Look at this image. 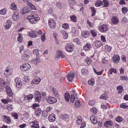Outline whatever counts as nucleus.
Wrapping results in <instances>:
<instances>
[{
    "instance_id": "f257e3e1",
    "label": "nucleus",
    "mask_w": 128,
    "mask_h": 128,
    "mask_svg": "<svg viewBox=\"0 0 128 128\" xmlns=\"http://www.w3.org/2000/svg\"><path fill=\"white\" fill-rule=\"evenodd\" d=\"M26 18L29 20L30 23L32 24H35L37 21L40 19V18L37 17V16L35 14L28 16Z\"/></svg>"
},
{
    "instance_id": "f03ea898",
    "label": "nucleus",
    "mask_w": 128,
    "mask_h": 128,
    "mask_svg": "<svg viewBox=\"0 0 128 128\" xmlns=\"http://www.w3.org/2000/svg\"><path fill=\"white\" fill-rule=\"evenodd\" d=\"M34 98L35 101L40 103L41 101L42 98L41 94L38 91H36L34 94Z\"/></svg>"
},
{
    "instance_id": "7ed1b4c3",
    "label": "nucleus",
    "mask_w": 128,
    "mask_h": 128,
    "mask_svg": "<svg viewBox=\"0 0 128 128\" xmlns=\"http://www.w3.org/2000/svg\"><path fill=\"white\" fill-rule=\"evenodd\" d=\"M65 48L67 52H72L74 50V46L72 43H68L66 45Z\"/></svg>"
},
{
    "instance_id": "20e7f679",
    "label": "nucleus",
    "mask_w": 128,
    "mask_h": 128,
    "mask_svg": "<svg viewBox=\"0 0 128 128\" xmlns=\"http://www.w3.org/2000/svg\"><path fill=\"white\" fill-rule=\"evenodd\" d=\"M30 67V66L28 63H27L22 64L20 66L21 69L23 71L29 70Z\"/></svg>"
},
{
    "instance_id": "39448f33",
    "label": "nucleus",
    "mask_w": 128,
    "mask_h": 128,
    "mask_svg": "<svg viewBox=\"0 0 128 128\" xmlns=\"http://www.w3.org/2000/svg\"><path fill=\"white\" fill-rule=\"evenodd\" d=\"M48 24L51 28H54L56 26V22L53 19L50 18L49 19Z\"/></svg>"
},
{
    "instance_id": "423d86ee",
    "label": "nucleus",
    "mask_w": 128,
    "mask_h": 128,
    "mask_svg": "<svg viewBox=\"0 0 128 128\" xmlns=\"http://www.w3.org/2000/svg\"><path fill=\"white\" fill-rule=\"evenodd\" d=\"M6 90L8 95L9 96L12 97L13 96V94L10 86H6Z\"/></svg>"
},
{
    "instance_id": "0eeeda50",
    "label": "nucleus",
    "mask_w": 128,
    "mask_h": 128,
    "mask_svg": "<svg viewBox=\"0 0 128 128\" xmlns=\"http://www.w3.org/2000/svg\"><path fill=\"white\" fill-rule=\"evenodd\" d=\"M113 123L112 121H106L104 123V125L106 128H111V127L113 125Z\"/></svg>"
},
{
    "instance_id": "6e6552de",
    "label": "nucleus",
    "mask_w": 128,
    "mask_h": 128,
    "mask_svg": "<svg viewBox=\"0 0 128 128\" xmlns=\"http://www.w3.org/2000/svg\"><path fill=\"white\" fill-rule=\"evenodd\" d=\"M16 84V86L18 89H20L22 85V82L20 78H16L15 80Z\"/></svg>"
},
{
    "instance_id": "1a4fd4ad",
    "label": "nucleus",
    "mask_w": 128,
    "mask_h": 128,
    "mask_svg": "<svg viewBox=\"0 0 128 128\" xmlns=\"http://www.w3.org/2000/svg\"><path fill=\"white\" fill-rule=\"evenodd\" d=\"M32 128H39V126L38 121L34 120L30 123Z\"/></svg>"
},
{
    "instance_id": "9d476101",
    "label": "nucleus",
    "mask_w": 128,
    "mask_h": 128,
    "mask_svg": "<svg viewBox=\"0 0 128 128\" xmlns=\"http://www.w3.org/2000/svg\"><path fill=\"white\" fill-rule=\"evenodd\" d=\"M46 100L50 104H52L57 102V100L56 98L54 97H52L49 96Z\"/></svg>"
},
{
    "instance_id": "9b49d317",
    "label": "nucleus",
    "mask_w": 128,
    "mask_h": 128,
    "mask_svg": "<svg viewBox=\"0 0 128 128\" xmlns=\"http://www.w3.org/2000/svg\"><path fill=\"white\" fill-rule=\"evenodd\" d=\"M12 69L9 67L6 68L5 71L4 72V74L6 77H8L11 74Z\"/></svg>"
},
{
    "instance_id": "f8f14e48",
    "label": "nucleus",
    "mask_w": 128,
    "mask_h": 128,
    "mask_svg": "<svg viewBox=\"0 0 128 128\" xmlns=\"http://www.w3.org/2000/svg\"><path fill=\"white\" fill-rule=\"evenodd\" d=\"M99 29L100 31L103 32H105L108 30L107 26L106 24H104L99 28Z\"/></svg>"
},
{
    "instance_id": "ddd939ff",
    "label": "nucleus",
    "mask_w": 128,
    "mask_h": 128,
    "mask_svg": "<svg viewBox=\"0 0 128 128\" xmlns=\"http://www.w3.org/2000/svg\"><path fill=\"white\" fill-rule=\"evenodd\" d=\"M19 12L17 11H14L12 16L13 20L15 21H17L18 20L19 17L18 15Z\"/></svg>"
},
{
    "instance_id": "4468645a",
    "label": "nucleus",
    "mask_w": 128,
    "mask_h": 128,
    "mask_svg": "<svg viewBox=\"0 0 128 128\" xmlns=\"http://www.w3.org/2000/svg\"><path fill=\"white\" fill-rule=\"evenodd\" d=\"M31 10V9L30 8L27 6H25L23 8L21 13L23 14L30 12Z\"/></svg>"
},
{
    "instance_id": "2eb2a0df",
    "label": "nucleus",
    "mask_w": 128,
    "mask_h": 128,
    "mask_svg": "<svg viewBox=\"0 0 128 128\" xmlns=\"http://www.w3.org/2000/svg\"><path fill=\"white\" fill-rule=\"evenodd\" d=\"M34 96L33 94H30L28 95H26L24 96V100L26 102H28V100H32L34 98Z\"/></svg>"
},
{
    "instance_id": "dca6fc26",
    "label": "nucleus",
    "mask_w": 128,
    "mask_h": 128,
    "mask_svg": "<svg viewBox=\"0 0 128 128\" xmlns=\"http://www.w3.org/2000/svg\"><path fill=\"white\" fill-rule=\"evenodd\" d=\"M120 60V56L118 55H114L113 56L112 60L115 63L117 64Z\"/></svg>"
},
{
    "instance_id": "f3484780",
    "label": "nucleus",
    "mask_w": 128,
    "mask_h": 128,
    "mask_svg": "<svg viewBox=\"0 0 128 128\" xmlns=\"http://www.w3.org/2000/svg\"><path fill=\"white\" fill-rule=\"evenodd\" d=\"M82 37L83 38H88L90 35V32L87 30L82 32Z\"/></svg>"
},
{
    "instance_id": "a211bd4d",
    "label": "nucleus",
    "mask_w": 128,
    "mask_h": 128,
    "mask_svg": "<svg viewBox=\"0 0 128 128\" xmlns=\"http://www.w3.org/2000/svg\"><path fill=\"white\" fill-rule=\"evenodd\" d=\"M92 47L91 44L87 43L83 47V49L85 51L90 50Z\"/></svg>"
},
{
    "instance_id": "6ab92c4d",
    "label": "nucleus",
    "mask_w": 128,
    "mask_h": 128,
    "mask_svg": "<svg viewBox=\"0 0 128 128\" xmlns=\"http://www.w3.org/2000/svg\"><path fill=\"white\" fill-rule=\"evenodd\" d=\"M4 117L3 120L5 122L9 124L11 122V120L9 117L7 116H4Z\"/></svg>"
},
{
    "instance_id": "aec40b11",
    "label": "nucleus",
    "mask_w": 128,
    "mask_h": 128,
    "mask_svg": "<svg viewBox=\"0 0 128 128\" xmlns=\"http://www.w3.org/2000/svg\"><path fill=\"white\" fill-rule=\"evenodd\" d=\"M56 115L54 114H50L48 117V119L50 121L53 122L56 119Z\"/></svg>"
},
{
    "instance_id": "412c9836",
    "label": "nucleus",
    "mask_w": 128,
    "mask_h": 128,
    "mask_svg": "<svg viewBox=\"0 0 128 128\" xmlns=\"http://www.w3.org/2000/svg\"><path fill=\"white\" fill-rule=\"evenodd\" d=\"M90 120L94 124H96L97 122V118L95 117L94 115H93L91 116Z\"/></svg>"
},
{
    "instance_id": "4be33fe9",
    "label": "nucleus",
    "mask_w": 128,
    "mask_h": 128,
    "mask_svg": "<svg viewBox=\"0 0 128 128\" xmlns=\"http://www.w3.org/2000/svg\"><path fill=\"white\" fill-rule=\"evenodd\" d=\"M95 46L97 48H99L102 46V44L100 40H97L94 42Z\"/></svg>"
},
{
    "instance_id": "5701e85b",
    "label": "nucleus",
    "mask_w": 128,
    "mask_h": 128,
    "mask_svg": "<svg viewBox=\"0 0 128 128\" xmlns=\"http://www.w3.org/2000/svg\"><path fill=\"white\" fill-rule=\"evenodd\" d=\"M112 23L116 24L118 23V20L117 18L115 16H113L111 18Z\"/></svg>"
},
{
    "instance_id": "b1692460",
    "label": "nucleus",
    "mask_w": 128,
    "mask_h": 128,
    "mask_svg": "<svg viewBox=\"0 0 128 128\" xmlns=\"http://www.w3.org/2000/svg\"><path fill=\"white\" fill-rule=\"evenodd\" d=\"M50 88L51 90L54 94L55 96L57 97H58L59 96V95L57 90L55 88H54L53 86H52Z\"/></svg>"
},
{
    "instance_id": "393cba45",
    "label": "nucleus",
    "mask_w": 128,
    "mask_h": 128,
    "mask_svg": "<svg viewBox=\"0 0 128 128\" xmlns=\"http://www.w3.org/2000/svg\"><path fill=\"white\" fill-rule=\"evenodd\" d=\"M40 78L38 76L36 77V78L33 79L32 82L34 84H38L40 81Z\"/></svg>"
},
{
    "instance_id": "a878e982",
    "label": "nucleus",
    "mask_w": 128,
    "mask_h": 128,
    "mask_svg": "<svg viewBox=\"0 0 128 128\" xmlns=\"http://www.w3.org/2000/svg\"><path fill=\"white\" fill-rule=\"evenodd\" d=\"M77 119L76 121L77 124L78 125H80L82 122V118L80 116H77Z\"/></svg>"
},
{
    "instance_id": "bb28decb",
    "label": "nucleus",
    "mask_w": 128,
    "mask_h": 128,
    "mask_svg": "<svg viewBox=\"0 0 128 128\" xmlns=\"http://www.w3.org/2000/svg\"><path fill=\"white\" fill-rule=\"evenodd\" d=\"M29 57V54L26 55V54H23L22 56V59L24 61H27L28 59V58Z\"/></svg>"
},
{
    "instance_id": "cd10ccee",
    "label": "nucleus",
    "mask_w": 128,
    "mask_h": 128,
    "mask_svg": "<svg viewBox=\"0 0 128 128\" xmlns=\"http://www.w3.org/2000/svg\"><path fill=\"white\" fill-rule=\"evenodd\" d=\"M18 36L17 39L18 42H22L23 38L22 34L20 33H19L18 34Z\"/></svg>"
},
{
    "instance_id": "c85d7f7f",
    "label": "nucleus",
    "mask_w": 128,
    "mask_h": 128,
    "mask_svg": "<svg viewBox=\"0 0 128 128\" xmlns=\"http://www.w3.org/2000/svg\"><path fill=\"white\" fill-rule=\"evenodd\" d=\"M104 48L105 50L108 52H111L112 48L111 46H108L107 44L106 45Z\"/></svg>"
},
{
    "instance_id": "c756f323",
    "label": "nucleus",
    "mask_w": 128,
    "mask_h": 128,
    "mask_svg": "<svg viewBox=\"0 0 128 128\" xmlns=\"http://www.w3.org/2000/svg\"><path fill=\"white\" fill-rule=\"evenodd\" d=\"M76 0H68V4L70 6L73 5H76Z\"/></svg>"
},
{
    "instance_id": "7c9ffc66",
    "label": "nucleus",
    "mask_w": 128,
    "mask_h": 128,
    "mask_svg": "<svg viewBox=\"0 0 128 128\" xmlns=\"http://www.w3.org/2000/svg\"><path fill=\"white\" fill-rule=\"evenodd\" d=\"M64 97L65 99L67 102H69L70 98V95L68 93H66L64 94Z\"/></svg>"
},
{
    "instance_id": "2f4dec72",
    "label": "nucleus",
    "mask_w": 128,
    "mask_h": 128,
    "mask_svg": "<svg viewBox=\"0 0 128 128\" xmlns=\"http://www.w3.org/2000/svg\"><path fill=\"white\" fill-rule=\"evenodd\" d=\"M29 36L33 38H36L38 36L36 33L33 31H32L31 32H30Z\"/></svg>"
},
{
    "instance_id": "473e14b6",
    "label": "nucleus",
    "mask_w": 128,
    "mask_h": 128,
    "mask_svg": "<svg viewBox=\"0 0 128 128\" xmlns=\"http://www.w3.org/2000/svg\"><path fill=\"white\" fill-rule=\"evenodd\" d=\"M36 112L35 114V116L37 117H39L41 113V109L40 108H38L36 110Z\"/></svg>"
},
{
    "instance_id": "72a5a7b5",
    "label": "nucleus",
    "mask_w": 128,
    "mask_h": 128,
    "mask_svg": "<svg viewBox=\"0 0 128 128\" xmlns=\"http://www.w3.org/2000/svg\"><path fill=\"white\" fill-rule=\"evenodd\" d=\"M7 10L6 8H4L0 10V14L2 15H4L6 13Z\"/></svg>"
},
{
    "instance_id": "f704fd0d",
    "label": "nucleus",
    "mask_w": 128,
    "mask_h": 128,
    "mask_svg": "<svg viewBox=\"0 0 128 128\" xmlns=\"http://www.w3.org/2000/svg\"><path fill=\"white\" fill-rule=\"evenodd\" d=\"M116 120L119 122H120L123 120V118L120 116H118L115 119Z\"/></svg>"
},
{
    "instance_id": "c9c22d12",
    "label": "nucleus",
    "mask_w": 128,
    "mask_h": 128,
    "mask_svg": "<svg viewBox=\"0 0 128 128\" xmlns=\"http://www.w3.org/2000/svg\"><path fill=\"white\" fill-rule=\"evenodd\" d=\"M102 4V2L100 0H97L96 2L95 5L96 6H101Z\"/></svg>"
},
{
    "instance_id": "e433bc0d",
    "label": "nucleus",
    "mask_w": 128,
    "mask_h": 128,
    "mask_svg": "<svg viewBox=\"0 0 128 128\" xmlns=\"http://www.w3.org/2000/svg\"><path fill=\"white\" fill-rule=\"evenodd\" d=\"M70 18L71 20L73 22H77V18L75 15H74L70 16Z\"/></svg>"
},
{
    "instance_id": "4c0bfd02",
    "label": "nucleus",
    "mask_w": 128,
    "mask_h": 128,
    "mask_svg": "<svg viewBox=\"0 0 128 128\" xmlns=\"http://www.w3.org/2000/svg\"><path fill=\"white\" fill-rule=\"evenodd\" d=\"M2 102H3L4 104H7L9 102H11L12 101V100L9 99V98H8L6 99H2Z\"/></svg>"
},
{
    "instance_id": "58836bf2",
    "label": "nucleus",
    "mask_w": 128,
    "mask_h": 128,
    "mask_svg": "<svg viewBox=\"0 0 128 128\" xmlns=\"http://www.w3.org/2000/svg\"><path fill=\"white\" fill-rule=\"evenodd\" d=\"M90 33L94 37H95L97 36V32L95 30H92L90 31Z\"/></svg>"
},
{
    "instance_id": "ea45409f",
    "label": "nucleus",
    "mask_w": 128,
    "mask_h": 128,
    "mask_svg": "<svg viewBox=\"0 0 128 128\" xmlns=\"http://www.w3.org/2000/svg\"><path fill=\"white\" fill-rule=\"evenodd\" d=\"M69 116L68 115L66 114H65L64 115L63 119L64 120L68 121L69 120Z\"/></svg>"
},
{
    "instance_id": "a19ab883",
    "label": "nucleus",
    "mask_w": 128,
    "mask_h": 128,
    "mask_svg": "<svg viewBox=\"0 0 128 128\" xmlns=\"http://www.w3.org/2000/svg\"><path fill=\"white\" fill-rule=\"evenodd\" d=\"M117 88V90L118 91V93L119 94L121 93L123 90V87L121 86H120L118 87Z\"/></svg>"
},
{
    "instance_id": "79ce46f5",
    "label": "nucleus",
    "mask_w": 128,
    "mask_h": 128,
    "mask_svg": "<svg viewBox=\"0 0 128 128\" xmlns=\"http://www.w3.org/2000/svg\"><path fill=\"white\" fill-rule=\"evenodd\" d=\"M95 102V101L94 100H90L88 102V104L91 106H94Z\"/></svg>"
},
{
    "instance_id": "37998d69",
    "label": "nucleus",
    "mask_w": 128,
    "mask_h": 128,
    "mask_svg": "<svg viewBox=\"0 0 128 128\" xmlns=\"http://www.w3.org/2000/svg\"><path fill=\"white\" fill-rule=\"evenodd\" d=\"M100 98L103 100H106L107 98V95L106 94H102L100 97Z\"/></svg>"
},
{
    "instance_id": "c03bdc74",
    "label": "nucleus",
    "mask_w": 128,
    "mask_h": 128,
    "mask_svg": "<svg viewBox=\"0 0 128 128\" xmlns=\"http://www.w3.org/2000/svg\"><path fill=\"white\" fill-rule=\"evenodd\" d=\"M6 107V108L9 111L12 110V105L8 104L7 106Z\"/></svg>"
},
{
    "instance_id": "a18cd8bd",
    "label": "nucleus",
    "mask_w": 128,
    "mask_h": 128,
    "mask_svg": "<svg viewBox=\"0 0 128 128\" xmlns=\"http://www.w3.org/2000/svg\"><path fill=\"white\" fill-rule=\"evenodd\" d=\"M103 2L104 3L103 6L107 7L109 6L110 4L109 2L106 0H104Z\"/></svg>"
},
{
    "instance_id": "49530a36",
    "label": "nucleus",
    "mask_w": 128,
    "mask_h": 128,
    "mask_svg": "<svg viewBox=\"0 0 128 128\" xmlns=\"http://www.w3.org/2000/svg\"><path fill=\"white\" fill-rule=\"evenodd\" d=\"M11 8L12 10H16L17 8L16 5L14 3H13L11 4Z\"/></svg>"
},
{
    "instance_id": "de8ad7c7",
    "label": "nucleus",
    "mask_w": 128,
    "mask_h": 128,
    "mask_svg": "<svg viewBox=\"0 0 128 128\" xmlns=\"http://www.w3.org/2000/svg\"><path fill=\"white\" fill-rule=\"evenodd\" d=\"M40 105L38 104H37L34 103V104L32 105V107L33 108L34 110H36V107H38ZM38 108H37V109H38Z\"/></svg>"
},
{
    "instance_id": "09e8293b",
    "label": "nucleus",
    "mask_w": 128,
    "mask_h": 128,
    "mask_svg": "<svg viewBox=\"0 0 128 128\" xmlns=\"http://www.w3.org/2000/svg\"><path fill=\"white\" fill-rule=\"evenodd\" d=\"M61 33L64 36V39H66L68 38V34L66 33L64 30H62L61 31Z\"/></svg>"
},
{
    "instance_id": "8fccbe9b",
    "label": "nucleus",
    "mask_w": 128,
    "mask_h": 128,
    "mask_svg": "<svg viewBox=\"0 0 128 128\" xmlns=\"http://www.w3.org/2000/svg\"><path fill=\"white\" fill-rule=\"evenodd\" d=\"M122 13L124 14H126V13L128 12V10L127 8L126 7L122 8Z\"/></svg>"
},
{
    "instance_id": "3c124183",
    "label": "nucleus",
    "mask_w": 128,
    "mask_h": 128,
    "mask_svg": "<svg viewBox=\"0 0 128 128\" xmlns=\"http://www.w3.org/2000/svg\"><path fill=\"white\" fill-rule=\"evenodd\" d=\"M91 112L94 114H96L97 113V110L95 107H93L91 109Z\"/></svg>"
},
{
    "instance_id": "603ef678",
    "label": "nucleus",
    "mask_w": 128,
    "mask_h": 128,
    "mask_svg": "<svg viewBox=\"0 0 128 128\" xmlns=\"http://www.w3.org/2000/svg\"><path fill=\"white\" fill-rule=\"evenodd\" d=\"M58 54L62 58H64L65 57V55H64L62 51H59L58 52Z\"/></svg>"
},
{
    "instance_id": "864d4df0",
    "label": "nucleus",
    "mask_w": 128,
    "mask_h": 128,
    "mask_svg": "<svg viewBox=\"0 0 128 128\" xmlns=\"http://www.w3.org/2000/svg\"><path fill=\"white\" fill-rule=\"evenodd\" d=\"M75 98V97L74 95L73 94H71V97L70 98V102L72 103H73Z\"/></svg>"
},
{
    "instance_id": "5fc2aeb1",
    "label": "nucleus",
    "mask_w": 128,
    "mask_h": 128,
    "mask_svg": "<svg viewBox=\"0 0 128 128\" xmlns=\"http://www.w3.org/2000/svg\"><path fill=\"white\" fill-rule=\"evenodd\" d=\"M120 79L121 80H125L127 81L128 80V78L126 76H122L120 77Z\"/></svg>"
},
{
    "instance_id": "6e6d98bb",
    "label": "nucleus",
    "mask_w": 128,
    "mask_h": 128,
    "mask_svg": "<svg viewBox=\"0 0 128 128\" xmlns=\"http://www.w3.org/2000/svg\"><path fill=\"white\" fill-rule=\"evenodd\" d=\"M90 8L92 9V13L91 15V16H95L96 12V10H95V8L92 7H91Z\"/></svg>"
},
{
    "instance_id": "4d7b16f0",
    "label": "nucleus",
    "mask_w": 128,
    "mask_h": 128,
    "mask_svg": "<svg viewBox=\"0 0 128 128\" xmlns=\"http://www.w3.org/2000/svg\"><path fill=\"white\" fill-rule=\"evenodd\" d=\"M92 60L89 58H86L85 60V62L88 64H90L92 62Z\"/></svg>"
},
{
    "instance_id": "13d9d810",
    "label": "nucleus",
    "mask_w": 128,
    "mask_h": 128,
    "mask_svg": "<svg viewBox=\"0 0 128 128\" xmlns=\"http://www.w3.org/2000/svg\"><path fill=\"white\" fill-rule=\"evenodd\" d=\"M82 74L83 75H85L88 73V71L84 68L82 69L81 70Z\"/></svg>"
},
{
    "instance_id": "bf43d9fd",
    "label": "nucleus",
    "mask_w": 128,
    "mask_h": 128,
    "mask_svg": "<svg viewBox=\"0 0 128 128\" xmlns=\"http://www.w3.org/2000/svg\"><path fill=\"white\" fill-rule=\"evenodd\" d=\"M94 80L92 79L88 81V84L90 85L91 86H93L94 84Z\"/></svg>"
},
{
    "instance_id": "052dcab7",
    "label": "nucleus",
    "mask_w": 128,
    "mask_h": 128,
    "mask_svg": "<svg viewBox=\"0 0 128 128\" xmlns=\"http://www.w3.org/2000/svg\"><path fill=\"white\" fill-rule=\"evenodd\" d=\"M62 28H64L66 29H67L68 28L69 25L68 24L64 23L62 24Z\"/></svg>"
},
{
    "instance_id": "680f3d73",
    "label": "nucleus",
    "mask_w": 128,
    "mask_h": 128,
    "mask_svg": "<svg viewBox=\"0 0 128 128\" xmlns=\"http://www.w3.org/2000/svg\"><path fill=\"white\" fill-rule=\"evenodd\" d=\"M45 33H44L41 36V39L42 41V42H44L45 40Z\"/></svg>"
},
{
    "instance_id": "e2e57ef3",
    "label": "nucleus",
    "mask_w": 128,
    "mask_h": 128,
    "mask_svg": "<svg viewBox=\"0 0 128 128\" xmlns=\"http://www.w3.org/2000/svg\"><path fill=\"white\" fill-rule=\"evenodd\" d=\"M74 42H76L78 44H80V40L78 38H74L73 40Z\"/></svg>"
},
{
    "instance_id": "0e129e2a",
    "label": "nucleus",
    "mask_w": 128,
    "mask_h": 128,
    "mask_svg": "<svg viewBox=\"0 0 128 128\" xmlns=\"http://www.w3.org/2000/svg\"><path fill=\"white\" fill-rule=\"evenodd\" d=\"M33 52L34 55H36V56H38L39 54V51L37 49L34 50Z\"/></svg>"
},
{
    "instance_id": "69168bd1",
    "label": "nucleus",
    "mask_w": 128,
    "mask_h": 128,
    "mask_svg": "<svg viewBox=\"0 0 128 128\" xmlns=\"http://www.w3.org/2000/svg\"><path fill=\"white\" fill-rule=\"evenodd\" d=\"M52 109V108L51 106H49L47 107L46 108V111L47 112H49Z\"/></svg>"
},
{
    "instance_id": "338daca9",
    "label": "nucleus",
    "mask_w": 128,
    "mask_h": 128,
    "mask_svg": "<svg viewBox=\"0 0 128 128\" xmlns=\"http://www.w3.org/2000/svg\"><path fill=\"white\" fill-rule=\"evenodd\" d=\"M13 116L14 118V119H17L18 118V115L17 114L14 113V114H13Z\"/></svg>"
},
{
    "instance_id": "774afa93",
    "label": "nucleus",
    "mask_w": 128,
    "mask_h": 128,
    "mask_svg": "<svg viewBox=\"0 0 128 128\" xmlns=\"http://www.w3.org/2000/svg\"><path fill=\"white\" fill-rule=\"evenodd\" d=\"M80 103L79 100H77L75 103V105L77 107H79L80 105Z\"/></svg>"
}]
</instances>
